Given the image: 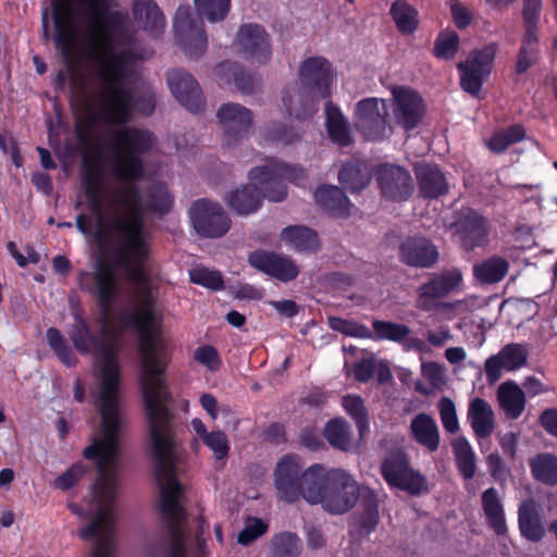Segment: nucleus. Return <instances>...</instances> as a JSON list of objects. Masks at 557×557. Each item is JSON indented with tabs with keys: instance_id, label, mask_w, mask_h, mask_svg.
<instances>
[{
	"instance_id": "1",
	"label": "nucleus",
	"mask_w": 557,
	"mask_h": 557,
	"mask_svg": "<svg viewBox=\"0 0 557 557\" xmlns=\"http://www.w3.org/2000/svg\"><path fill=\"white\" fill-rule=\"evenodd\" d=\"M54 41L69 67H75L85 51L92 61L89 83L82 87L108 124L131 120L132 110L150 115L156 108L151 86L139 90L137 60L146 54L139 47L127 16L111 11L107 0H52Z\"/></svg>"
},
{
	"instance_id": "2",
	"label": "nucleus",
	"mask_w": 557,
	"mask_h": 557,
	"mask_svg": "<svg viewBox=\"0 0 557 557\" xmlns=\"http://www.w3.org/2000/svg\"><path fill=\"white\" fill-rule=\"evenodd\" d=\"M101 418V437L94 438L92 444L82 451L87 460L96 461V476L92 494L98 510L91 522L79 531V537L91 541L96 537L90 557H112L114 542L113 506L119 490L121 418L119 393H99Z\"/></svg>"
},
{
	"instance_id": "3",
	"label": "nucleus",
	"mask_w": 557,
	"mask_h": 557,
	"mask_svg": "<svg viewBox=\"0 0 557 557\" xmlns=\"http://www.w3.org/2000/svg\"><path fill=\"white\" fill-rule=\"evenodd\" d=\"M154 460V478L161 491L160 513L165 520L170 540L166 557H186L183 525L186 511L180 504L183 493L176 476L173 432L174 409H145Z\"/></svg>"
},
{
	"instance_id": "4",
	"label": "nucleus",
	"mask_w": 557,
	"mask_h": 557,
	"mask_svg": "<svg viewBox=\"0 0 557 557\" xmlns=\"http://www.w3.org/2000/svg\"><path fill=\"white\" fill-rule=\"evenodd\" d=\"M120 181V188L113 193V200L124 207L127 216L112 224V230L120 233V246L114 251V263L124 268L128 282L146 286L149 274L146 264L149 261L150 247L145 228L146 203L143 202L138 185L141 176H114Z\"/></svg>"
},
{
	"instance_id": "5",
	"label": "nucleus",
	"mask_w": 557,
	"mask_h": 557,
	"mask_svg": "<svg viewBox=\"0 0 557 557\" xmlns=\"http://www.w3.org/2000/svg\"><path fill=\"white\" fill-rule=\"evenodd\" d=\"M156 137L147 129L121 126L106 133L104 149L116 169L115 174H141L140 156L154 145Z\"/></svg>"
},
{
	"instance_id": "6",
	"label": "nucleus",
	"mask_w": 557,
	"mask_h": 557,
	"mask_svg": "<svg viewBox=\"0 0 557 557\" xmlns=\"http://www.w3.org/2000/svg\"><path fill=\"white\" fill-rule=\"evenodd\" d=\"M361 490L362 486L347 471L331 469L323 473L315 488L308 490L307 502L311 505L321 504L326 512L343 515L356 506Z\"/></svg>"
},
{
	"instance_id": "7",
	"label": "nucleus",
	"mask_w": 557,
	"mask_h": 557,
	"mask_svg": "<svg viewBox=\"0 0 557 557\" xmlns=\"http://www.w3.org/2000/svg\"><path fill=\"white\" fill-rule=\"evenodd\" d=\"M325 469L321 465L309 466L302 470L297 455H286L276 462L274 469V487L281 500L294 504L308 499V490H314L321 481Z\"/></svg>"
},
{
	"instance_id": "8",
	"label": "nucleus",
	"mask_w": 557,
	"mask_h": 557,
	"mask_svg": "<svg viewBox=\"0 0 557 557\" xmlns=\"http://www.w3.org/2000/svg\"><path fill=\"white\" fill-rule=\"evenodd\" d=\"M381 474L391 488L401 490L411 496L430 492L428 478L411 467L403 449L391 450L381 462Z\"/></svg>"
},
{
	"instance_id": "9",
	"label": "nucleus",
	"mask_w": 557,
	"mask_h": 557,
	"mask_svg": "<svg viewBox=\"0 0 557 557\" xmlns=\"http://www.w3.org/2000/svg\"><path fill=\"white\" fill-rule=\"evenodd\" d=\"M342 188L335 185L322 184L314 190V201L319 209L333 219H347L355 208L344 190L357 194L370 184L371 176H337Z\"/></svg>"
},
{
	"instance_id": "10",
	"label": "nucleus",
	"mask_w": 557,
	"mask_h": 557,
	"mask_svg": "<svg viewBox=\"0 0 557 557\" xmlns=\"http://www.w3.org/2000/svg\"><path fill=\"white\" fill-rule=\"evenodd\" d=\"M188 219L196 235L205 239L226 236L233 221L222 205L215 200L200 198L188 208Z\"/></svg>"
},
{
	"instance_id": "11",
	"label": "nucleus",
	"mask_w": 557,
	"mask_h": 557,
	"mask_svg": "<svg viewBox=\"0 0 557 557\" xmlns=\"http://www.w3.org/2000/svg\"><path fill=\"white\" fill-rule=\"evenodd\" d=\"M81 186L84 188L85 201L88 211L98 222V228L94 230L91 218L79 213L76 218L77 230L86 236L95 235L96 239L102 240L101 227L106 221V200L108 194L107 176H82Z\"/></svg>"
},
{
	"instance_id": "12",
	"label": "nucleus",
	"mask_w": 557,
	"mask_h": 557,
	"mask_svg": "<svg viewBox=\"0 0 557 557\" xmlns=\"http://www.w3.org/2000/svg\"><path fill=\"white\" fill-rule=\"evenodd\" d=\"M450 230L465 251H474L475 248L485 247L490 243L488 221L471 208H463L457 212Z\"/></svg>"
},
{
	"instance_id": "13",
	"label": "nucleus",
	"mask_w": 557,
	"mask_h": 557,
	"mask_svg": "<svg viewBox=\"0 0 557 557\" xmlns=\"http://www.w3.org/2000/svg\"><path fill=\"white\" fill-rule=\"evenodd\" d=\"M387 116L385 100L367 98L357 103L355 127L367 140H382L392 131Z\"/></svg>"
},
{
	"instance_id": "14",
	"label": "nucleus",
	"mask_w": 557,
	"mask_h": 557,
	"mask_svg": "<svg viewBox=\"0 0 557 557\" xmlns=\"http://www.w3.org/2000/svg\"><path fill=\"white\" fill-rule=\"evenodd\" d=\"M175 39L188 57L198 58L207 49V36L202 20L189 8L180 7L174 21Z\"/></svg>"
},
{
	"instance_id": "15",
	"label": "nucleus",
	"mask_w": 557,
	"mask_h": 557,
	"mask_svg": "<svg viewBox=\"0 0 557 557\" xmlns=\"http://www.w3.org/2000/svg\"><path fill=\"white\" fill-rule=\"evenodd\" d=\"M496 54V46L488 45L481 50L472 51L466 61L459 62L460 86L471 96H478L483 82L491 73Z\"/></svg>"
},
{
	"instance_id": "16",
	"label": "nucleus",
	"mask_w": 557,
	"mask_h": 557,
	"mask_svg": "<svg viewBox=\"0 0 557 557\" xmlns=\"http://www.w3.org/2000/svg\"><path fill=\"white\" fill-rule=\"evenodd\" d=\"M462 284V272L450 268L430 276L417 290V308L432 311L438 308V299L453 293Z\"/></svg>"
},
{
	"instance_id": "17",
	"label": "nucleus",
	"mask_w": 557,
	"mask_h": 557,
	"mask_svg": "<svg viewBox=\"0 0 557 557\" xmlns=\"http://www.w3.org/2000/svg\"><path fill=\"white\" fill-rule=\"evenodd\" d=\"M166 82L176 100L191 112H199L206 106L202 90L196 78L184 69H173L166 74Z\"/></svg>"
},
{
	"instance_id": "18",
	"label": "nucleus",
	"mask_w": 557,
	"mask_h": 557,
	"mask_svg": "<svg viewBox=\"0 0 557 557\" xmlns=\"http://www.w3.org/2000/svg\"><path fill=\"white\" fill-rule=\"evenodd\" d=\"M398 260L413 269H431L437 263L438 250L425 236L413 235L403 239L398 246Z\"/></svg>"
},
{
	"instance_id": "19",
	"label": "nucleus",
	"mask_w": 557,
	"mask_h": 557,
	"mask_svg": "<svg viewBox=\"0 0 557 557\" xmlns=\"http://www.w3.org/2000/svg\"><path fill=\"white\" fill-rule=\"evenodd\" d=\"M332 81L331 63L322 57H310L300 64L296 82L326 99L331 96Z\"/></svg>"
},
{
	"instance_id": "20",
	"label": "nucleus",
	"mask_w": 557,
	"mask_h": 557,
	"mask_svg": "<svg viewBox=\"0 0 557 557\" xmlns=\"http://www.w3.org/2000/svg\"><path fill=\"white\" fill-rule=\"evenodd\" d=\"M236 45L239 53L258 63H264L271 57L269 35L258 24L242 25L236 35Z\"/></svg>"
},
{
	"instance_id": "21",
	"label": "nucleus",
	"mask_w": 557,
	"mask_h": 557,
	"mask_svg": "<svg viewBox=\"0 0 557 557\" xmlns=\"http://www.w3.org/2000/svg\"><path fill=\"white\" fill-rule=\"evenodd\" d=\"M248 263L263 274L285 283L298 275L296 263L285 256L276 255L274 251L256 250L249 253Z\"/></svg>"
},
{
	"instance_id": "22",
	"label": "nucleus",
	"mask_w": 557,
	"mask_h": 557,
	"mask_svg": "<svg viewBox=\"0 0 557 557\" xmlns=\"http://www.w3.org/2000/svg\"><path fill=\"white\" fill-rule=\"evenodd\" d=\"M393 97L396 122L407 131L417 127L424 114L421 97L416 91L405 87H395Z\"/></svg>"
},
{
	"instance_id": "23",
	"label": "nucleus",
	"mask_w": 557,
	"mask_h": 557,
	"mask_svg": "<svg viewBox=\"0 0 557 557\" xmlns=\"http://www.w3.org/2000/svg\"><path fill=\"white\" fill-rule=\"evenodd\" d=\"M322 99L324 98L295 81L286 87L283 104L288 115L306 120L318 111V104Z\"/></svg>"
},
{
	"instance_id": "24",
	"label": "nucleus",
	"mask_w": 557,
	"mask_h": 557,
	"mask_svg": "<svg viewBox=\"0 0 557 557\" xmlns=\"http://www.w3.org/2000/svg\"><path fill=\"white\" fill-rule=\"evenodd\" d=\"M222 199L231 212L239 216H248L260 211L263 193L256 183H246L230 189Z\"/></svg>"
},
{
	"instance_id": "25",
	"label": "nucleus",
	"mask_w": 557,
	"mask_h": 557,
	"mask_svg": "<svg viewBox=\"0 0 557 557\" xmlns=\"http://www.w3.org/2000/svg\"><path fill=\"white\" fill-rule=\"evenodd\" d=\"M216 116L228 141L244 137L249 132L252 123L251 111L238 103L223 104Z\"/></svg>"
},
{
	"instance_id": "26",
	"label": "nucleus",
	"mask_w": 557,
	"mask_h": 557,
	"mask_svg": "<svg viewBox=\"0 0 557 557\" xmlns=\"http://www.w3.org/2000/svg\"><path fill=\"white\" fill-rule=\"evenodd\" d=\"M358 502L360 508L354 516L355 532L358 536L367 537L376 530L380 500L374 490L363 485Z\"/></svg>"
},
{
	"instance_id": "27",
	"label": "nucleus",
	"mask_w": 557,
	"mask_h": 557,
	"mask_svg": "<svg viewBox=\"0 0 557 557\" xmlns=\"http://www.w3.org/2000/svg\"><path fill=\"white\" fill-rule=\"evenodd\" d=\"M215 72L221 79L227 82L233 79L237 90L242 94L251 95L261 89V79L237 62L223 61L216 66Z\"/></svg>"
},
{
	"instance_id": "28",
	"label": "nucleus",
	"mask_w": 557,
	"mask_h": 557,
	"mask_svg": "<svg viewBox=\"0 0 557 557\" xmlns=\"http://www.w3.org/2000/svg\"><path fill=\"white\" fill-rule=\"evenodd\" d=\"M518 529L520 535L537 543L544 539L545 529L541 522L536 502L527 499L518 507Z\"/></svg>"
},
{
	"instance_id": "29",
	"label": "nucleus",
	"mask_w": 557,
	"mask_h": 557,
	"mask_svg": "<svg viewBox=\"0 0 557 557\" xmlns=\"http://www.w3.org/2000/svg\"><path fill=\"white\" fill-rule=\"evenodd\" d=\"M468 420L478 438H487L495 430V413L484 398L470 400Z\"/></svg>"
},
{
	"instance_id": "30",
	"label": "nucleus",
	"mask_w": 557,
	"mask_h": 557,
	"mask_svg": "<svg viewBox=\"0 0 557 557\" xmlns=\"http://www.w3.org/2000/svg\"><path fill=\"white\" fill-rule=\"evenodd\" d=\"M325 119L327 135L334 144L348 147L354 143L349 121L332 101L325 103Z\"/></svg>"
},
{
	"instance_id": "31",
	"label": "nucleus",
	"mask_w": 557,
	"mask_h": 557,
	"mask_svg": "<svg viewBox=\"0 0 557 557\" xmlns=\"http://www.w3.org/2000/svg\"><path fill=\"white\" fill-rule=\"evenodd\" d=\"M350 372L358 383H369L374 375L381 385L389 383L393 379L388 362L385 360L376 362L374 355L357 360L350 366Z\"/></svg>"
},
{
	"instance_id": "32",
	"label": "nucleus",
	"mask_w": 557,
	"mask_h": 557,
	"mask_svg": "<svg viewBox=\"0 0 557 557\" xmlns=\"http://www.w3.org/2000/svg\"><path fill=\"white\" fill-rule=\"evenodd\" d=\"M410 434L417 444L434 453L440 446V433L436 421L428 413L421 412L410 421Z\"/></svg>"
},
{
	"instance_id": "33",
	"label": "nucleus",
	"mask_w": 557,
	"mask_h": 557,
	"mask_svg": "<svg viewBox=\"0 0 557 557\" xmlns=\"http://www.w3.org/2000/svg\"><path fill=\"white\" fill-rule=\"evenodd\" d=\"M481 500L484 518L490 530L494 531L498 536L505 535L507 533L505 509L497 490L495 487L485 488Z\"/></svg>"
},
{
	"instance_id": "34",
	"label": "nucleus",
	"mask_w": 557,
	"mask_h": 557,
	"mask_svg": "<svg viewBox=\"0 0 557 557\" xmlns=\"http://www.w3.org/2000/svg\"><path fill=\"white\" fill-rule=\"evenodd\" d=\"M498 406L506 418L517 420L524 411L525 394L513 381H505L497 389Z\"/></svg>"
},
{
	"instance_id": "35",
	"label": "nucleus",
	"mask_w": 557,
	"mask_h": 557,
	"mask_svg": "<svg viewBox=\"0 0 557 557\" xmlns=\"http://www.w3.org/2000/svg\"><path fill=\"white\" fill-rule=\"evenodd\" d=\"M281 238L299 252H317L319 238L315 231L305 225H289L282 230Z\"/></svg>"
},
{
	"instance_id": "36",
	"label": "nucleus",
	"mask_w": 557,
	"mask_h": 557,
	"mask_svg": "<svg viewBox=\"0 0 557 557\" xmlns=\"http://www.w3.org/2000/svg\"><path fill=\"white\" fill-rule=\"evenodd\" d=\"M134 15L151 36H158L163 32L164 16L152 0H136Z\"/></svg>"
},
{
	"instance_id": "37",
	"label": "nucleus",
	"mask_w": 557,
	"mask_h": 557,
	"mask_svg": "<svg viewBox=\"0 0 557 557\" xmlns=\"http://www.w3.org/2000/svg\"><path fill=\"white\" fill-rule=\"evenodd\" d=\"M376 181L382 197L389 201H405L414 189L411 176H377Z\"/></svg>"
},
{
	"instance_id": "38",
	"label": "nucleus",
	"mask_w": 557,
	"mask_h": 557,
	"mask_svg": "<svg viewBox=\"0 0 557 557\" xmlns=\"http://www.w3.org/2000/svg\"><path fill=\"white\" fill-rule=\"evenodd\" d=\"M509 271V263L504 257H488L475 263L472 273L478 282L482 284H495L504 280Z\"/></svg>"
},
{
	"instance_id": "39",
	"label": "nucleus",
	"mask_w": 557,
	"mask_h": 557,
	"mask_svg": "<svg viewBox=\"0 0 557 557\" xmlns=\"http://www.w3.org/2000/svg\"><path fill=\"white\" fill-rule=\"evenodd\" d=\"M451 448L458 473L465 480L472 479L476 471V459L469 441L466 437H458L453 441Z\"/></svg>"
},
{
	"instance_id": "40",
	"label": "nucleus",
	"mask_w": 557,
	"mask_h": 557,
	"mask_svg": "<svg viewBox=\"0 0 557 557\" xmlns=\"http://www.w3.org/2000/svg\"><path fill=\"white\" fill-rule=\"evenodd\" d=\"M343 409L355 421L358 434L361 437L369 432V412L364 406L363 398L357 394H347L342 398Z\"/></svg>"
},
{
	"instance_id": "41",
	"label": "nucleus",
	"mask_w": 557,
	"mask_h": 557,
	"mask_svg": "<svg viewBox=\"0 0 557 557\" xmlns=\"http://www.w3.org/2000/svg\"><path fill=\"white\" fill-rule=\"evenodd\" d=\"M146 212L164 215L173 208V196L163 183H154L146 190Z\"/></svg>"
},
{
	"instance_id": "42",
	"label": "nucleus",
	"mask_w": 557,
	"mask_h": 557,
	"mask_svg": "<svg viewBox=\"0 0 557 557\" xmlns=\"http://www.w3.org/2000/svg\"><path fill=\"white\" fill-rule=\"evenodd\" d=\"M373 337L375 342L388 341L392 343H403L410 334V329L406 324L385 320H373Z\"/></svg>"
},
{
	"instance_id": "43",
	"label": "nucleus",
	"mask_w": 557,
	"mask_h": 557,
	"mask_svg": "<svg viewBox=\"0 0 557 557\" xmlns=\"http://www.w3.org/2000/svg\"><path fill=\"white\" fill-rule=\"evenodd\" d=\"M532 476L540 483L557 485V456L537 455L530 463Z\"/></svg>"
},
{
	"instance_id": "44",
	"label": "nucleus",
	"mask_w": 557,
	"mask_h": 557,
	"mask_svg": "<svg viewBox=\"0 0 557 557\" xmlns=\"http://www.w3.org/2000/svg\"><path fill=\"white\" fill-rule=\"evenodd\" d=\"M48 346L57 355L61 363L66 367H75L78 363L77 357L74 355L71 347H69L65 337L57 327H48L46 331Z\"/></svg>"
},
{
	"instance_id": "45",
	"label": "nucleus",
	"mask_w": 557,
	"mask_h": 557,
	"mask_svg": "<svg viewBox=\"0 0 557 557\" xmlns=\"http://www.w3.org/2000/svg\"><path fill=\"white\" fill-rule=\"evenodd\" d=\"M324 438L339 450H348L350 446L349 426L346 420L336 418L327 421L324 426Z\"/></svg>"
},
{
	"instance_id": "46",
	"label": "nucleus",
	"mask_w": 557,
	"mask_h": 557,
	"mask_svg": "<svg viewBox=\"0 0 557 557\" xmlns=\"http://www.w3.org/2000/svg\"><path fill=\"white\" fill-rule=\"evenodd\" d=\"M525 137V131L521 125H512L505 131L495 133L486 139V146L494 153L505 151L510 145L519 143Z\"/></svg>"
},
{
	"instance_id": "47",
	"label": "nucleus",
	"mask_w": 557,
	"mask_h": 557,
	"mask_svg": "<svg viewBox=\"0 0 557 557\" xmlns=\"http://www.w3.org/2000/svg\"><path fill=\"white\" fill-rule=\"evenodd\" d=\"M393 18L403 34H411L418 25V12L406 1L397 0L391 8Z\"/></svg>"
},
{
	"instance_id": "48",
	"label": "nucleus",
	"mask_w": 557,
	"mask_h": 557,
	"mask_svg": "<svg viewBox=\"0 0 557 557\" xmlns=\"http://www.w3.org/2000/svg\"><path fill=\"white\" fill-rule=\"evenodd\" d=\"M542 11V0H523L522 20L525 28L527 42L537 41V23Z\"/></svg>"
},
{
	"instance_id": "49",
	"label": "nucleus",
	"mask_w": 557,
	"mask_h": 557,
	"mask_svg": "<svg viewBox=\"0 0 557 557\" xmlns=\"http://www.w3.org/2000/svg\"><path fill=\"white\" fill-rule=\"evenodd\" d=\"M329 326L335 332H341L343 335L356 338L372 337V332L364 324H360L352 320H344L337 317L329 318Z\"/></svg>"
},
{
	"instance_id": "50",
	"label": "nucleus",
	"mask_w": 557,
	"mask_h": 557,
	"mask_svg": "<svg viewBox=\"0 0 557 557\" xmlns=\"http://www.w3.org/2000/svg\"><path fill=\"white\" fill-rule=\"evenodd\" d=\"M198 14L214 23L222 21L228 10L230 0H195Z\"/></svg>"
},
{
	"instance_id": "51",
	"label": "nucleus",
	"mask_w": 557,
	"mask_h": 557,
	"mask_svg": "<svg viewBox=\"0 0 557 557\" xmlns=\"http://www.w3.org/2000/svg\"><path fill=\"white\" fill-rule=\"evenodd\" d=\"M298 539L295 533L276 534L272 541V557H298Z\"/></svg>"
},
{
	"instance_id": "52",
	"label": "nucleus",
	"mask_w": 557,
	"mask_h": 557,
	"mask_svg": "<svg viewBox=\"0 0 557 557\" xmlns=\"http://www.w3.org/2000/svg\"><path fill=\"white\" fill-rule=\"evenodd\" d=\"M495 356L502 358L506 371H516L527 362V351L517 343L505 345Z\"/></svg>"
},
{
	"instance_id": "53",
	"label": "nucleus",
	"mask_w": 557,
	"mask_h": 557,
	"mask_svg": "<svg viewBox=\"0 0 557 557\" xmlns=\"http://www.w3.org/2000/svg\"><path fill=\"white\" fill-rule=\"evenodd\" d=\"M189 281L196 285L205 286L212 290L223 288V278L220 271L209 270L205 267L195 268L189 271Z\"/></svg>"
},
{
	"instance_id": "54",
	"label": "nucleus",
	"mask_w": 557,
	"mask_h": 557,
	"mask_svg": "<svg viewBox=\"0 0 557 557\" xmlns=\"http://www.w3.org/2000/svg\"><path fill=\"white\" fill-rule=\"evenodd\" d=\"M418 189L420 195L426 199H436L444 196L449 189L445 176H418Z\"/></svg>"
},
{
	"instance_id": "55",
	"label": "nucleus",
	"mask_w": 557,
	"mask_h": 557,
	"mask_svg": "<svg viewBox=\"0 0 557 557\" xmlns=\"http://www.w3.org/2000/svg\"><path fill=\"white\" fill-rule=\"evenodd\" d=\"M96 119L91 112H88L84 117L76 121L75 135L78 140L81 149L87 154V151L95 143L94 126Z\"/></svg>"
},
{
	"instance_id": "56",
	"label": "nucleus",
	"mask_w": 557,
	"mask_h": 557,
	"mask_svg": "<svg viewBox=\"0 0 557 557\" xmlns=\"http://www.w3.org/2000/svg\"><path fill=\"white\" fill-rule=\"evenodd\" d=\"M260 189L263 193V199L271 201H283L287 197L286 183L282 181V176H267L261 177Z\"/></svg>"
},
{
	"instance_id": "57",
	"label": "nucleus",
	"mask_w": 557,
	"mask_h": 557,
	"mask_svg": "<svg viewBox=\"0 0 557 557\" xmlns=\"http://www.w3.org/2000/svg\"><path fill=\"white\" fill-rule=\"evenodd\" d=\"M459 36L455 32L441 33L434 46V54L440 59H453L458 51Z\"/></svg>"
},
{
	"instance_id": "58",
	"label": "nucleus",
	"mask_w": 557,
	"mask_h": 557,
	"mask_svg": "<svg viewBox=\"0 0 557 557\" xmlns=\"http://www.w3.org/2000/svg\"><path fill=\"white\" fill-rule=\"evenodd\" d=\"M268 531V523L260 518H249L244 529L237 534V543L248 546Z\"/></svg>"
},
{
	"instance_id": "59",
	"label": "nucleus",
	"mask_w": 557,
	"mask_h": 557,
	"mask_svg": "<svg viewBox=\"0 0 557 557\" xmlns=\"http://www.w3.org/2000/svg\"><path fill=\"white\" fill-rule=\"evenodd\" d=\"M437 408L445 431L450 434H457L459 431V423L456 405H454L450 398L444 396L438 400Z\"/></svg>"
},
{
	"instance_id": "60",
	"label": "nucleus",
	"mask_w": 557,
	"mask_h": 557,
	"mask_svg": "<svg viewBox=\"0 0 557 557\" xmlns=\"http://www.w3.org/2000/svg\"><path fill=\"white\" fill-rule=\"evenodd\" d=\"M202 444L210 448L215 460H224L228 456L230 443L225 432L212 431L211 435L201 438Z\"/></svg>"
},
{
	"instance_id": "61",
	"label": "nucleus",
	"mask_w": 557,
	"mask_h": 557,
	"mask_svg": "<svg viewBox=\"0 0 557 557\" xmlns=\"http://www.w3.org/2000/svg\"><path fill=\"white\" fill-rule=\"evenodd\" d=\"M301 169L282 162L275 158H264L260 165L255 166L249 174H295Z\"/></svg>"
},
{
	"instance_id": "62",
	"label": "nucleus",
	"mask_w": 557,
	"mask_h": 557,
	"mask_svg": "<svg viewBox=\"0 0 557 557\" xmlns=\"http://www.w3.org/2000/svg\"><path fill=\"white\" fill-rule=\"evenodd\" d=\"M536 44L537 41L527 42V36L523 37L515 65L516 74H522L534 65L537 54Z\"/></svg>"
},
{
	"instance_id": "63",
	"label": "nucleus",
	"mask_w": 557,
	"mask_h": 557,
	"mask_svg": "<svg viewBox=\"0 0 557 557\" xmlns=\"http://www.w3.org/2000/svg\"><path fill=\"white\" fill-rule=\"evenodd\" d=\"M194 360L209 371H219L222 364L220 354L212 345H201L194 351Z\"/></svg>"
},
{
	"instance_id": "64",
	"label": "nucleus",
	"mask_w": 557,
	"mask_h": 557,
	"mask_svg": "<svg viewBox=\"0 0 557 557\" xmlns=\"http://www.w3.org/2000/svg\"><path fill=\"white\" fill-rule=\"evenodd\" d=\"M86 473V467L77 462L70 467L65 472L54 480V487L61 491H67L76 485L79 479Z\"/></svg>"
}]
</instances>
